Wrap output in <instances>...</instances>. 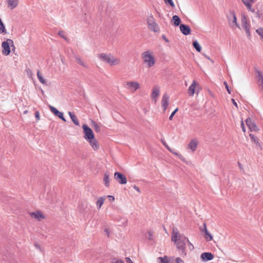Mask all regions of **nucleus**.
Returning a JSON list of instances; mask_svg holds the SVG:
<instances>
[{"label":"nucleus","instance_id":"obj_32","mask_svg":"<svg viewBox=\"0 0 263 263\" xmlns=\"http://www.w3.org/2000/svg\"><path fill=\"white\" fill-rule=\"evenodd\" d=\"M37 77L39 80V81L42 83V84H45L46 83V80L44 79V78L42 77V74L40 73V71H38L37 72Z\"/></svg>","mask_w":263,"mask_h":263},{"label":"nucleus","instance_id":"obj_5","mask_svg":"<svg viewBox=\"0 0 263 263\" xmlns=\"http://www.w3.org/2000/svg\"><path fill=\"white\" fill-rule=\"evenodd\" d=\"M82 128L84 134V138L86 141L91 140L95 138L93 131L87 124H83Z\"/></svg>","mask_w":263,"mask_h":263},{"label":"nucleus","instance_id":"obj_15","mask_svg":"<svg viewBox=\"0 0 263 263\" xmlns=\"http://www.w3.org/2000/svg\"><path fill=\"white\" fill-rule=\"evenodd\" d=\"M169 96L167 94H164L163 96L162 99L161 101V105L163 107V111H165L167 108L168 101H169Z\"/></svg>","mask_w":263,"mask_h":263},{"label":"nucleus","instance_id":"obj_30","mask_svg":"<svg viewBox=\"0 0 263 263\" xmlns=\"http://www.w3.org/2000/svg\"><path fill=\"white\" fill-rule=\"evenodd\" d=\"M77 62L84 68H87V65L79 57H76Z\"/></svg>","mask_w":263,"mask_h":263},{"label":"nucleus","instance_id":"obj_18","mask_svg":"<svg viewBox=\"0 0 263 263\" xmlns=\"http://www.w3.org/2000/svg\"><path fill=\"white\" fill-rule=\"evenodd\" d=\"M127 85L128 86L129 88L131 89V90L133 91H136L140 87L139 84L135 81L127 82Z\"/></svg>","mask_w":263,"mask_h":263},{"label":"nucleus","instance_id":"obj_38","mask_svg":"<svg viewBox=\"0 0 263 263\" xmlns=\"http://www.w3.org/2000/svg\"><path fill=\"white\" fill-rule=\"evenodd\" d=\"M178 108H177L172 112V114H171V115L169 117V119L170 120H172L173 119V117L174 116V115H175L176 112L178 111Z\"/></svg>","mask_w":263,"mask_h":263},{"label":"nucleus","instance_id":"obj_6","mask_svg":"<svg viewBox=\"0 0 263 263\" xmlns=\"http://www.w3.org/2000/svg\"><path fill=\"white\" fill-rule=\"evenodd\" d=\"M10 46H13V41L11 39H8L2 43V47L3 48L2 53L3 54L5 55L9 54L10 52Z\"/></svg>","mask_w":263,"mask_h":263},{"label":"nucleus","instance_id":"obj_58","mask_svg":"<svg viewBox=\"0 0 263 263\" xmlns=\"http://www.w3.org/2000/svg\"><path fill=\"white\" fill-rule=\"evenodd\" d=\"M189 249H192V250L193 249H192V248H191V247H189Z\"/></svg>","mask_w":263,"mask_h":263},{"label":"nucleus","instance_id":"obj_21","mask_svg":"<svg viewBox=\"0 0 263 263\" xmlns=\"http://www.w3.org/2000/svg\"><path fill=\"white\" fill-rule=\"evenodd\" d=\"M7 4L9 8L13 9L18 5V0H8Z\"/></svg>","mask_w":263,"mask_h":263},{"label":"nucleus","instance_id":"obj_53","mask_svg":"<svg viewBox=\"0 0 263 263\" xmlns=\"http://www.w3.org/2000/svg\"><path fill=\"white\" fill-rule=\"evenodd\" d=\"M104 232H105V233L106 234V235H107L108 237L109 236V230L107 229H105L104 230Z\"/></svg>","mask_w":263,"mask_h":263},{"label":"nucleus","instance_id":"obj_43","mask_svg":"<svg viewBox=\"0 0 263 263\" xmlns=\"http://www.w3.org/2000/svg\"><path fill=\"white\" fill-rule=\"evenodd\" d=\"M224 85H225L226 88L227 89V90L228 92L230 94L231 93V90L230 89L229 86L228 85V83L226 82H224Z\"/></svg>","mask_w":263,"mask_h":263},{"label":"nucleus","instance_id":"obj_40","mask_svg":"<svg viewBox=\"0 0 263 263\" xmlns=\"http://www.w3.org/2000/svg\"><path fill=\"white\" fill-rule=\"evenodd\" d=\"M161 142L163 143V144L164 145V146L170 152H172V149L170 148V147L168 146V145L166 144V143L163 140H161Z\"/></svg>","mask_w":263,"mask_h":263},{"label":"nucleus","instance_id":"obj_10","mask_svg":"<svg viewBox=\"0 0 263 263\" xmlns=\"http://www.w3.org/2000/svg\"><path fill=\"white\" fill-rule=\"evenodd\" d=\"M114 178L120 184H125L127 183V179L126 177L121 173H115Z\"/></svg>","mask_w":263,"mask_h":263},{"label":"nucleus","instance_id":"obj_41","mask_svg":"<svg viewBox=\"0 0 263 263\" xmlns=\"http://www.w3.org/2000/svg\"><path fill=\"white\" fill-rule=\"evenodd\" d=\"M111 263H124V262L122 260L113 258Z\"/></svg>","mask_w":263,"mask_h":263},{"label":"nucleus","instance_id":"obj_19","mask_svg":"<svg viewBox=\"0 0 263 263\" xmlns=\"http://www.w3.org/2000/svg\"><path fill=\"white\" fill-rule=\"evenodd\" d=\"M30 215L32 218H35L38 220H40L41 219L44 218V216L40 211H36L35 212L31 213Z\"/></svg>","mask_w":263,"mask_h":263},{"label":"nucleus","instance_id":"obj_48","mask_svg":"<svg viewBox=\"0 0 263 263\" xmlns=\"http://www.w3.org/2000/svg\"><path fill=\"white\" fill-rule=\"evenodd\" d=\"M108 198H109V200L111 201H113L115 200V197L111 195H108L107 196Z\"/></svg>","mask_w":263,"mask_h":263},{"label":"nucleus","instance_id":"obj_12","mask_svg":"<svg viewBox=\"0 0 263 263\" xmlns=\"http://www.w3.org/2000/svg\"><path fill=\"white\" fill-rule=\"evenodd\" d=\"M200 230L202 232L204 233V237L207 241H210L213 239V236L208 232L206 229V224L205 223H203L202 227H201L200 228Z\"/></svg>","mask_w":263,"mask_h":263},{"label":"nucleus","instance_id":"obj_17","mask_svg":"<svg viewBox=\"0 0 263 263\" xmlns=\"http://www.w3.org/2000/svg\"><path fill=\"white\" fill-rule=\"evenodd\" d=\"M198 142L196 139L192 140L187 145V148L194 152L197 148Z\"/></svg>","mask_w":263,"mask_h":263},{"label":"nucleus","instance_id":"obj_36","mask_svg":"<svg viewBox=\"0 0 263 263\" xmlns=\"http://www.w3.org/2000/svg\"><path fill=\"white\" fill-rule=\"evenodd\" d=\"M252 4L253 3H246V4H244V5L247 7V8H248V9L249 11H251L252 12H254L255 11V10H254V9H252V7H251V5H252Z\"/></svg>","mask_w":263,"mask_h":263},{"label":"nucleus","instance_id":"obj_7","mask_svg":"<svg viewBox=\"0 0 263 263\" xmlns=\"http://www.w3.org/2000/svg\"><path fill=\"white\" fill-rule=\"evenodd\" d=\"M227 17L229 24L232 28H234V27H239L237 23L236 16L234 11H230L229 14L228 15Z\"/></svg>","mask_w":263,"mask_h":263},{"label":"nucleus","instance_id":"obj_29","mask_svg":"<svg viewBox=\"0 0 263 263\" xmlns=\"http://www.w3.org/2000/svg\"><path fill=\"white\" fill-rule=\"evenodd\" d=\"M105 198L104 197H100L97 201L96 204L98 209H100L104 202Z\"/></svg>","mask_w":263,"mask_h":263},{"label":"nucleus","instance_id":"obj_56","mask_svg":"<svg viewBox=\"0 0 263 263\" xmlns=\"http://www.w3.org/2000/svg\"><path fill=\"white\" fill-rule=\"evenodd\" d=\"M238 166H239V168L240 169H242V164H241L239 162H238Z\"/></svg>","mask_w":263,"mask_h":263},{"label":"nucleus","instance_id":"obj_51","mask_svg":"<svg viewBox=\"0 0 263 263\" xmlns=\"http://www.w3.org/2000/svg\"><path fill=\"white\" fill-rule=\"evenodd\" d=\"M231 101H232V103L233 104V105H234V106H235L236 107H238V106H237V103L236 102V101H235V100H234V99H232Z\"/></svg>","mask_w":263,"mask_h":263},{"label":"nucleus","instance_id":"obj_54","mask_svg":"<svg viewBox=\"0 0 263 263\" xmlns=\"http://www.w3.org/2000/svg\"><path fill=\"white\" fill-rule=\"evenodd\" d=\"M34 246L37 249H39V250L41 249L40 246L37 243H34Z\"/></svg>","mask_w":263,"mask_h":263},{"label":"nucleus","instance_id":"obj_20","mask_svg":"<svg viewBox=\"0 0 263 263\" xmlns=\"http://www.w3.org/2000/svg\"><path fill=\"white\" fill-rule=\"evenodd\" d=\"M197 85V83L196 82V81L194 80L188 89V93L190 96H193L194 95Z\"/></svg>","mask_w":263,"mask_h":263},{"label":"nucleus","instance_id":"obj_26","mask_svg":"<svg viewBox=\"0 0 263 263\" xmlns=\"http://www.w3.org/2000/svg\"><path fill=\"white\" fill-rule=\"evenodd\" d=\"M103 181L104 182V184L106 186L108 187L109 185V174L107 173H106L104 174V178H103Z\"/></svg>","mask_w":263,"mask_h":263},{"label":"nucleus","instance_id":"obj_39","mask_svg":"<svg viewBox=\"0 0 263 263\" xmlns=\"http://www.w3.org/2000/svg\"><path fill=\"white\" fill-rule=\"evenodd\" d=\"M165 3L171 5V6L174 7L175 5L172 0H164Z\"/></svg>","mask_w":263,"mask_h":263},{"label":"nucleus","instance_id":"obj_11","mask_svg":"<svg viewBox=\"0 0 263 263\" xmlns=\"http://www.w3.org/2000/svg\"><path fill=\"white\" fill-rule=\"evenodd\" d=\"M246 124L249 127L250 130L252 131H257L259 130V128L256 125L255 122L253 121L250 118H247L246 120Z\"/></svg>","mask_w":263,"mask_h":263},{"label":"nucleus","instance_id":"obj_25","mask_svg":"<svg viewBox=\"0 0 263 263\" xmlns=\"http://www.w3.org/2000/svg\"><path fill=\"white\" fill-rule=\"evenodd\" d=\"M172 21L175 26H178L180 24L181 20L179 17L176 15H174L172 17Z\"/></svg>","mask_w":263,"mask_h":263},{"label":"nucleus","instance_id":"obj_34","mask_svg":"<svg viewBox=\"0 0 263 263\" xmlns=\"http://www.w3.org/2000/svg\"><path fill=\"white\" fill-rule=\"evenodd\" d=\"M256 32L260 36L262 40H263V28H259L256 30Z\"/></svg>","mask_w":263,"mask_h":263},{"label":"nucleus","instance_id":"obj_33","mask_svg":"<svg viewBox=\"0 0 263 263\" xmlns=\"http://www.w3.org/2000/svg\"><path fill=\"white\" fill-rule=\"evenodd\" d=\"M153 236V232L149 231L145 235V238L149 240H152V237Z\"/></svg>","mask_w":263,"mask_h":263},{"label":"nucleus","instance_id":"obj_1","mask_svg":"<svg viewBox=\"0 0 263 263\" xmlns=\"http://www.w3.org/2000/svg\"><path fill=\"white\" fill-rule=\"evenodd\" d=\"M171 240L174 242L177 248L180 250L182 253H184L185 249V246L187 242L189 246L194 249L193 245L189 241L187 237L183 234H180L177 228H173L172 230Z\"/></svg>","mask_w":263,"mask_h":263},{"label":"nucleus","instance_id":"obj_49","mask_svg":"<svg viewBox=\"0 0 263 263\" xmlns=\"http://www.w3.org/2000/svg\"><path fill=\"white\" fill-rule=\"evenodd\" d=\"M133 188H134L136 191H137L138 193H141L140 190L139 189V188L137 186H136V185H134L133 186Z\"/></svg>","mask_w":263,"mask_h":263},{"label":"nucleus","instance_id":"obj_22","mask_svg":"<svg viewBox=\"0 0 263 263\" xmlns=\"http://www.w3.org/2000/svg\"><path fill=\"white\" fill-rule=\"evenodd\" d=\"M160 94V89L158 86H155L153 88L151 97L153 99L157 98Z\"/></svg>","mask_w":263,"mask_h":263},{"label":"nucleus","instance_id":"obj_45","mask_svg":"<svg viewBox=\"0 0 263 263\" xmlns=\"http://www.w3.org/2000/svg\"><path fill=\"white\" fill-rule=\"evenodd\" d=\"M161 259V263H168V261L166 258H159Z\"/></svg>","mask_w":263,"mask_h":263},{"label":"nucleus","instance_id":"obj_47","mask_svg":"<svg viewBox=\"0 0 263 263\" xmlns=\"http://www.w3.org/2000/svg\"><path fill=\"white\" fill-rule=\"evenodd\" d=\"M26 72L28 74V76H31L32 74V71L30 69L28 68L26 69Z\"/></svg>","mask_w":263,"mask_h":263},{"label":"nucleus","instance_id":"obj_28","mask_svg":"<svg viewBox=\"0 0 263 263\" xmlns=\"http://www.w3.org/2000/svg\"><path fill=\"white\" fill-rule=\"evenodd\" d=\"M91 125L92 127L94 128L95 130L97 132L99 133L101 131V127L100 125L97 123L95 121H91Z\"/></svg>","mask_w":263,"mask_h":263},{"label":"nucleus","instance_id":"obj_52","mask_svg":"<svg viewBox=\"0 0 263 263\" xmlns=\"http://www.w3.org/2000/svg\"><path fill=\"white\" fill-rule=\"evenodd\" d=\"M162 37L166 42H169V40L166 37V36L164 35H163L162 36Z\"/></svg>","mask_w":263,"mask_h":263},{"label":"nucleus","instance_id":"obj_24","mask_svg":"<svg viewBox=\"0 0 263 263\" xmlns=\"http://www.w3.org/2000/svg\"><path fill=\"white\" fill-rule=\"evenodd\" d=\"M68 115H69L70 119L73 122V123L75 125L79 126V121L77 118V117L73 112H71L70 111L68 112Z\"/></svg>","mask_w":263,"mask_h":263},{"label":"nucleus","instance_id":"obj_13","mask_svg":"<svg viewBox=\"0 0 263 263\" xmlns=\"http://www.w3.org/2000/svg\"><path fill=\"white\" fill-rule=\"evenodd\" d=\"M49 109L50 111L56 116L58 117L59 118H60L61 120H62L63 121L66 122V120L65 118H64L63 116V112L59 111L55 107L50 105L49 106Z\"/></svg>","mask_w":263,"mask_h":263},{"label":"nucleus","instance_id":"obj_46","mask_svg":"<svg viewBox=\"0 0 263 263\" xmlns=\"http://www.w3.org/2000/svg\"><path fill=\"white\" fill-rule=\"evenodd\" d=\"M35 117L37 120H40V113L38 111L35 112Z\"/></svg>","mask_w":263,"mask_h":263},{"label":"nucleus","instance_id":"obj_35","mask_svg":"<svg viewBox=\"0 0 263 263\" xmlns=\"http://www.w3.org/2000/svg\"><path fill=\"white\" fill-rule=\"evenodd\" d=\"M5 32V28L4 24L0 18V33Z\"/></svg>","mask_w":263,"mask_h":263},{"label":"nucleus","instance_id":"obj_2","mask_svg":"<svg viewBox=\"0 0 263 263\" xmlns=\"http://www.w3.org/2000/svg\"><path fill=\"white\" fill-rule=\"evenodd\" d=\"M99 59L110 66L118 65L120 63L119 59L115 58L111 54L101 53L98 55Z\"/></svg>","mask_w":263,"mask_h":263},{"label":"nucleus","instance_id":"obj_37","mask_svg":"<svg viewBox=\"0 0 263 263\" xmlns=\"http://www.w3.org/2000/svg\"><path fill=\"white\" fill-rule=\"evenodd\" d=\"M58 35H59L61 37L66 40L65 33L64 31H60L58 32Z\"/></svg>","mask_w":263,"mask_h":263},{"label":"nucleus","instance_id":"obj_8","mask_svg":"<svg viewBox=\"0 0 263 263\" xmlns=\"http://www.w3.org/2000/svg\"><path fill=\"white\" fill-rule=\"evenodd\" d=\"M241 23H242V27L246 31V33L248 36V37L250 39L251 38V33L250 32V25L249 23H248L247 21V17L245 15H243L241 17Z\"/></svg>","mask_w":263,"mask_h":263},{"label":"nucleus","instance_id":"obj_23","mask_svg":"<svg viewBox=\"0 0 263 263\" xmlns=\"http://www.w3.org/2000/svg\"><path fill=\"white\" fill-rule=\"evenodd\" d=\"M94 150H97L99 148V145L97 141L93 138L91 140L87 141Z\"/></svg>","mask_w":263,"mask_h":263},{"label":"nucleus","instance_id":"obj_31","mask_svg":"<svg viewBox=\"0 0 263 263\" xmlns=\"http://www.w3.org/2000/svg\"><path fill=\"white\" fill-rule=\"evenodd\" d=\"M193 46L197 51L200 52L201 51V47L197 41L195 40L193 42Z\"/></svg>","mask_w":263,"mask_h":263},{"label":"nucleus","instance_id":"obj_44","mask_svg":"<svg viewBox=\"0 0 263 263\" xmlns=\"http://www.w3.org/2000/svg\"><path fill=\"white\" fill-rule=\"evenodd\" d=\"M243 4L247 3H253L254 2V0H241Z\"/></svg>","mask_w":263,"mask_h":263},{"label":"nucleus","instance_id":"obj_27","mask_svg":"<svg viewBox=\"0 0 263 263\" xmlns=\"http://www.w3.org/2000/svg\"><path fill=\"white\" fill-rule=\"evenodd\" d=\"M249 136L252 142H254L257 146H260V143L259 142L258 139L256 138V137L253 134H250L249 135Z\"/></svg>","mask_w":263,"mask_h":263},{"label":"nucleus","instance_id":"obj_4","mask_svg":"<svg viewBox=\"0 0 263 263\" xmlns=\"http://www.w3.org/2000/svg\"><path fill=\"white\" fill-rule=\"evenodd\" d=\"M146 24L149 30L157 32L159 31L158 24L156 23L155 20L152 14L147 17Z\"/></svg>","mask_w":263,"mask_h":263},{"label":"nucleus","instance_id":"obj_3","mask_svg":"<svg viewBox=\"0 0 263 263\" xmlns=\"http://www.w3.org/2000/svg\"><path fill=\"white\" fill-rule=\"evenodd\" d=\"M142 58L144 63L146 64L148 67H151L154 65L155 60L154 56L149 50L146 51L142 53Z\"/></svg>","mask_w":263,"mask_h":263},{"label":"nucleus","instance_id":"obj_42","mask_svg":"<svg viewBox=\"0 0 263 263\" xmlns=\"http://www.w3.org/2000/svg\"><path fill=\"white\" fill-rule=\"evenodd\" d=\"M176 263H184V261L180 257H177L175 259Z\"/></svg>","mask_w":263,"mask_h":263},{"label":"nucleus","instance_id":"obj_9","mask_svg":"<svg viewBox=\"0 0 263 263\" xmlns=\"http://www.w3.org/2000/svg\"><path fill=\"white\" fill-rule=\"evenodd\" d=\"M255 72L256 73L255 78L259 87L261 89L263 88V73L259 70L257 68H255Z\"/></svg>","mask_w":263,"mask_h":263},{"label":"nucleus","instance_id":"obj_14","mask_svg":"<svg viewBox=\"0 0 263 263\" xmlns=\"http://www.w3.org/2000/svg\"><path fill=\"white\" fill-rule=\"evenodd\" d=\"M200 257L203 261H208L212 260L214 258V255L211 253L204 252L201 254Z\"/></svg>","mask_w":263,"mask_h":263},{"label":"nucleus","instance_id":"obj_57","mask_svg":"<svg viewBox=\"0 0 263 263\" xmlns=\"http://www.w3.org/2000/svg\"><path fill=\"white\" fill-rule=\"evenodd\" d=\"M205 57H206L208 59H209V60H211V59H210V57H207V56H205Z\"/></svg>","mask_w":263,"mask_h":263},{"label":"nucleus","instance_id":"obj_55","mask_svg":"<svg viewBox=\"0 0 263 263\" xmlns=\"http://www.w3.org/2000/svg\"><path fill=\"white\" fill-rule=\"evenodd\" d=\"M172 153L174 154V155H176V156H181L178 153L175 152L174 151H173L172 149V152H171Z\"/></svg>","mask_w":263,"mask_h":263},{"label":"nucleus","instance_id":"obj_50","mask_svg":"<svg viewBox=\"0 0 263 263\" xmlns=\"http://www.w3.org/2000/svg\"><path fill=\"white\" fill-rule=\"evenodd\" d=\"M241 128H242V130L243 132H246V128H245V125H244V124L243 123V121H241Z\"/></svg>","mask_w":263,"mask_h":263},{"label":"nucleus","instance_id":"obj_16","mask_svg":"<svg viewBox=\"0 0 263 263\" xmlns=\"http://www.w3.org/2000/svg\"><path fill=\"white\" fill-rule=\"evenodd\" d=\"M180 29L181 32L185 35L190 34L191 31L190 27L185 24L180 25Z\"/></svg>","mask_w":263,"mask_h":263}]
</instances>
